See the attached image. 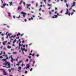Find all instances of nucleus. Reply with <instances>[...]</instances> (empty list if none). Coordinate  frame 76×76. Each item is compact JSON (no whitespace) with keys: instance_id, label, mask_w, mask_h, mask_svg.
<instances>
[{"instance_id":"nucleus-1","label":"nucleus","mask_w":76,"mask_h":76,"mask_svg":"<svg viewBox=\"0 0 76 76\" xmlns=\"http://www.w3.org/2000/svg\"><path fill=\"white\" fill-rule=\"evenodd\" d=\"M7 64L8 66L7 67V68H10V63H9V62L6 61V63H3V65H5V66H6V65H7Z\"/></svg>"},{"instance_id":"nucleus-2","label":"nucleus","mask_w":76,"mask_h":76,"mask_svg":"<svg viewBox=\"0 0 76 76\" xmlns=\"http://www.w3.org/2000/svg\"><path fill=\"white\" fill-rule=\"evenodd\" d=\"M21 14H23V16L24 18H25V16L26 15V13L25 12H21Z\"/></svg>"},{"instance_id":"nucleus-3","label":"nucleus","mask_w":76,"mask_h":76,"mask_svg":"<svg viewBox=\"0 0 76 76\" xmlns=\"http://www.w3.org/2000/svg\"><path fill=\"white\" fill-rule=\"evenodd\" d=\"M27 67L26 68V69H29V67H30V66L29 65V64H27L26 65Z\"/></svg>"},{"instance_id":"nucleus-4","label":"nucleus","mask_w":76,"mask_h":76,"mask_svg":"<svg viewBox=\"0 0 76 76\" xmlns=\"http://www.w3.org/2000/svg\"><path fill=\"white\" fill-rule=\"evenodd\" d=\"M3 72H4V73H3L4 75H7V74L6 73V71H5L3 70Z\"/></svg>"},{"instance_id":"nucleus-5","label":"nucleus","mask_w":76,"mask_h":76,"mask_svg":"<svg viewBox=\"0 0 76 76\" xmlns=\"http://www.w3.org/2000/svg\"><path fill=\"white\" fill-rule=\"evenodd\" d=\"M6 42H7V41H5L4 42H4H3V44L4 45H6Z\"/></svg>"},{"instance_id":"nucleus-6","label":"nucleus","mask_w":76,"mask_h":76,"mask_svg":"<svg viewBox=\"0 0 76 76\" xmlns=\"http://www.w3.org/2000/svg\"><path fill=\"white\" fill-rule=\"evenodd\" d=\"M9 3H10V6H12V2H9Z\"/></svg>"},{"instance_id":"nucleus-7","label":"nucleus","mask_w":76,"mask_h":76,"mask_svg":"<svg viewBox=\"0 0 76 76\" xmlns=\"http://www.w3.org/2000/svg\"><path fill=\"white\" fill-rule=\"evenodd\" d=\"M19 35H20V33H18L17 34V37H18Z\"/></svg>"},{"instance_id":"nucleus-8","label":"nucleus","mask_w":76,"mask_h":76,"mask_svg":"<svg viewBox=\"0 0 76 76\" xmlns=\"http://www.w3.org/2000/svg\"><path fill=\"white\" fill-rule=\"evenodd\" d=\"M11 14H10V13H9V12L8 13V16L9 17L11 16Z\"/></svg>"},{"instance_id":"nucleus-9","label":"nucleus","mask_w":76,"mask_h":76,"mask_svg":"<svg viewBox=\"0 0 76 76\" xmlns=\"http://www.w3.org/2000/svg\"><path fill=\"white\" fill-rule=\"evenodd\" d=\"M2 60H3V61H5V63H6V62L7 61H6V59H2Z\"/></svg>"},{"instance_id":"nucleus-10","label":"nucleus","mask_w":76,"mask_h":76,"mask_svg":"<svg viewBox=\"0 0 76 76\" xmlns=\"http://www.w3.org/2000/svg\"><path fill=\"white\" fill-rule=\"evenodd\" d=\"M21 9V7H18V10H20V9Z\"/></svg>"},{"instance_id":"nucleus-11","label":"nucleus","mask_w":76,"mask_h":76,"mask_svg":"<svg viewBox=\"0 0 76 76\" xmlns=\"http://www.w3.org/2000/svg\"><path fill=\"white\" fill-rule=\"evenodd\" d=\"M21 44V41L20 42V43L19 44V47H20V46H21V44Z\"/></svg>"},{"instance_id":"nucleus-12","label":"nucleus","mask_w":76,"mask_h":76,"mask_svg":"<svg viewBox=\"0 0 76 76\" xmlns=\"http://www.w3.org/2000/svg\"><path fill=\"white\" fill-rule=\"evenodd\" d=\"M7 48H8L10 49V48H11V46H8Z\"/></svg>"},{"instance_id":"nucleus-13","label":"nucleus","mask_w":76,"mask_h":76,"mask_svg":"<svg viewBox=\"0 0 76 76\" xmlns=\"http://www.w3.org/2000/svg\"><path fill=\"white\" fill-rule=\"evenodd\" d=\"M54 16H55V18H57L58 16V15H54Z\"/></svg>"},{"instance_id":"nucleus-14","label":"nucleus","mask_w":76,"mask_h":76,"mask_svg":"<svg viewBox=\"0 0 76 76\" xmlns=\"http://www.w3.org/2000/svg\"><path fill=\"white\" fill-rule=\"evenodd\" d=\"M48 6H50V7H52V6L51 5V4H48Z\"/></svg>"},{"instance_id":"nucleus-15","label":"nucleus","mask_w":76,"mask_h":76,"mask_svg":"<svg viewBox=\"0 0 76 76\" xmlns=\"http://www.w3.org/2000/svg\"><path fill=\"white\" fill-rule=\"evenodd\" d=\"M15 42H16V39H15L14 40L13 43H15Z\"/></svg>"},{"instance_id":"nucleus-16","label":"nucleus","mask_w":76,"mask_h":76,"mask_svg":"<svg viewBox=\"0 0 76 76\" xmlns=\"http://www.w3.org/2000/svg\"><path fill=\"white\" fill-rule=\"evenodd\" d=\"M11 59H12V60H11V62H12V63H13V58L12 57V58H11Z\"/></svg>"},{"instance_id":"nucleus-17","label":"nucleus","mask_w":76,"mask_h":76,"mask_svg":"<svg viewBox=\"0 0 76 76\" xmlns=\"http://www.w3.org/2000/svg\"><path fill=\"white\" fill-rule=\"evenodd\" d=\"M22 3H23V1H21L20 3L19 4H22Z\"/></svg>"},{"instance_id":"nucleus-18","label":"nucleus","mask_w":76,"mask_h":76,"mask_svg":"<svg viewBox=\"0 0 76 76\" xmlns=\"http://www.w3.org/2000/svg\"><path fill=\"white\" fill-rule=\"evenodd\" d=\"M22 3H23V1H21L20 3L19 4H22Z\"/></svg>"},{"instance_id":"nucleus-19","label":"nucleus","mask_w":76,"mask_h":76,"mask_svg":"<svg viewBox=\"0 0 76 76\" xmlns=\"http://www.w3.org/2000/svg\"><path fill=\"white\" fill-rule=\"evenodd\" d=\"M21 67H19L18 68V69L19 70H20V69H21Z\"/></svg>"},{"instance_id":"nucleus-20","label":"nucleus","mask_w":76,"mask_h":76,"mask_svg":"<svg viewBox=\"0 0 76 76\" xmlns=\"http://www.w3.org/2000/svg\"><path fill=\"white\" fill-rule=\"evenodd\" d=\"M6 4H3V7H4V6H6Z\"/></svg>"},{"instance_id":"nucleus-21","label":"nucleus","mask_w":76,"mask_h":76,"mask_svg":"<svg viewBox=\"0 0 76 76\" xmlns=\"http://www.w3.org/2000/svg\"><path fill=\"white\" fill-rule=\"evenodd\" d=\"M66 10H67L66 12H67L68 13H69V10H68V9H67V8L66 9Z\"/></svg>"},{"instance_id":"nucleus-22","label":"nucleus","mask_w":76,"mask_h":76,"mask_svg":"<svg viewBox=\"0 0 76 76\" xmlns=\"http://www.w3.org/2000/svg\"><path fill=\"white\" fill-rule=\"evenodd\" d=\"M66 7H69V5H68V4H67V3H66Z\"/></svg>"},{"instance_id":"nucleus-23","label":"nucleus","mask_w":76,"mask_h":76,"mask_svg":"<svg viewBox=\"0 0 76 76\" xmlns=\"http://www.w3.org/2000/svg\"><path fill=\"white\" fill-rule=\"evenodd\" d=\"M26 49L25 48H23V50H22V52H23V51H25V50Z\"/></svg>"},{"instance_id":"nucleus-24","label":"nucleus","mask_w":76,"mask_h":76,"mask_svg":"<svg viewBox=\"0 0 76 76\" xmlns=\"http://www.w3.org/2000/svg\"><path fill=\"white\" fill-rule=\"evenodd\" d=\"M75 2H73V4L74 5H75Z\"/></svg>"},{"instance_id":"nucleus-25","label":"nucleus","mask_w":76,"mask_h":76,"mask_svg":"<svg viewBox=\"0 0 76 76\" xmlns=\"http://www.w3.org/2000/svg\"><path fill=\"white\" fill-rule=\"evenodd\" d=\"M13 37V35L12 36H11V37H10L9 38H12V37Z\"/></svg>"},{"instance_id":"nucleus-26","label":"nucleus","mask_w":76,"mask_h":76,"mask_svg":"<svg viewBox=\"0 0 76 76\" xmlns=\"http://www.w3.org/2000/svg\"><path fill=\"white\" fill-rule=\"evenodd\" d=\"M49 13L50 15H51V14H52V13H51V12H49Z\"/></svg>"},{"instance_id":"nucleus-27","label":"nucleus","mask_w":76,"mask_h":76,"mask_svg":"<svg viewBox=\"0 0 76 76\" xmlns=\"http://www.w3.org/2000/svg\"><path fill=\"white\" fill-rule=\"evenodd\" d=\"M10 44H11L10 42H8V43L7 44H8V45H9Z\"/></svg>"},{"instance_id":"nucleus-28","label":"nucleus","mask_w":76,"mask_h":76,"mask_svg":"<svg viewBox=\"0 0 76 76\" xmlns=\"http://www.w3.org/2000/svg\"><path fill=\"white\" fill-rule=\"evenodd\" d=\"M10 35H11V34H8L7 35H8V36H9V37H10Z\"/></svg>"},{"instance_id":"nucleus-29","label":"nucleus","mask_w":76,"mask_h":76,"mask_svg":"<svg viewBox=\"0 0 76 76\" xmlns=\"http://www.w3.org/2000/svg\"><path fill=\"white\" fill-rule=\"evenodd\" d=\"M25 73H28V71H26L25 72Z\"/></svg>"},{"instance_id":"nucleus-30","label":"nucleus","mask_w":76,"mask_h":76,"mask_svg":"<svg viewBox=\"0 0 76 76\" xmlns=\"http://www.w3.org/2000/svg\"><path fill=\"white\" fill-rule=\"evenodd\" d=\"M37 6H38V3H36V7H37Z\"/></svg>"},{"instance_id":"nucleus-31","label":"nucleus","mask_w":76,"mask_h":76,"mask_svg":"<svg viewBox=\"0 0 76 76\" xmlns=\"http://www.w3.org/2000/svg\"><path fill=\"white\" fill-rule=\"evenodd\" d=\"M69 12H66V13H65V15H67V14H68V13Z\"/></svg>"},{"instance_id":"nucleus-32","label":"nucleus","mask_w":76,"mask_h":76,"mask_svg":"<svg viewBox=\"0 0 76 76\" xmlns=\"http://www.w3.org/2000/svg\"><path fill=\"white\" fill-rule=\"evenodd\" d=\"M0 58H3V56H0Z\"/></svg>"},{"instance_id":"nucleus-33","label":"nucleus","mask_w":76,"mask_h":76,"mask_svg":"<svg viewBox=\"0 0 76 76\" xmlns=\"http://www.w3.org/2000/svg\"><path fill=\"white\" fill-rule=\"evenodd\" d=\"M13 54H16V52H13Z\"/></svg>"},{"instance_id":"nucleus-34","label":"nucleus","mask_w":76,"mask_h":76,"mask_svg":"<svg viewBox=\"0 0 76 76\" xmlns=\"http://www.w3.org/2000/svg\"><path fill=\"white\" fill-rule=\"evenodd\" d=\"M35 56V53H33L32 55V56L34 57Z\"/></svg>"},{"instance_id":"nucleus-35","label":"nucleus","mask_w":76,"mask_h":76,"mask_svg":"<svg viewBox=\"0 0 76 76\" xmlns=\"http://www.w3.org/2000/svg\"><path fill=\"white\" fill-rule=\"evenodd\" d=\"M32 68H31L30 69V71H32Z\"/></svg>"},{"instance_id":"nucleus-36","label":"nucleus","mask_w":76,"mask_h":76,"mask_svg":"<svg viewBox=\"0 0 76 76\" xmlns=\"http://www.w3.org/2000/svg\"><path fill=\"white\" fill-rule=\"evenodd\" d=\"M73 13H74L73 12H72L71 13V15H73Z\"/></svg>"},{"instance_id":"nucleus-37","label":"nucleus","mask_w":76,"mask_h":76,"mask_svg":"<svg viewBox=\"0 0 76 76\" xmlns=\"http://www.w3.org/2000/svg\"><path fill=\"white\" fill-rule=\"evenodd\" d=\"M44 1L45 3L46 4V0H44Z\"/></svg>"},{"instance_id":"nucleus-38","label":"nucleus","mask_w":76,"mask_h":76,"mask_svg":"<svg viewBox=\"0 0 76 76\" xmlns=\"http://www.w3.org/2000/svg\"><path fill=\"white\" fill-rule=\"evenodd\" d=\"M28 57L29 58H31V56H28Z\"/></svg>"},{"instance_id":"nucleus-39","label":"nucleus","mask_w":76,"mask_h":76,"mask_svg":"<svg viewBox=\"0 0 76 76\" xmlns=\"http://www.w3.org/2000/svg\"><path fill=\"white\" fill-rule=\"evenodd\" d=\"M27 5L28 6H31V4H28Z\"/></svg>"},{"instance_id":"nucleus-40","label":"nucleus","mask_w":76,"mask_h":76,"mask_svg":"<svg viewBox=\"0 0 76 76\" xmlns=\"http://www.w3.org/2000/svg\"><path fill=\"white\" fill-rule=\"evenodd\" d=\"M22 62V61H20L18 63H20L21 62Z\"/></svg>"},{"instance_id":"nucleus-41","label":"nucleus","mask_w":76,"mask_h":76,"mask_svg":"<svg viewBox=\"0 0 76 76\" xmlns=\"http://www.w3.org/2000/svg\"><path fill=\"white\" fill-rule=\"evenodd\" d=\"M4 50H6V48H3Z\"/></svg>"},{"instance_id":"nucleus-42","label":"nucleus","mask_w":76,"mask_h":76,"mask_svg":"<svg viewBox=\"0 0 76 76\" xmlns=\"http://www.w3.org/2000/svg\"><path fill=\"white\" fill-rule=\"evenodd\" d=\"M20 15L18 17V18L19 19V18H20Z\"/></svg>"},{"instance_id":"nucleus-43","label":"nucleus","mask_w":76,"mask_h":76,"mask_svg":"<svg viewBox=\"0 0 76 76\" xmlns=\"http://www.w3.org/2000/svg\"><path fill=\"white\" fill-rule=\"evenodd\" d=\"M32 17H33V18H35V16L33 15Z\"/></svg>"},{"instance_id":"nucleus-44","label":"nucleus","mask_w":76,"mask_h":76,"mask_svg":"<svg viewBox=\"0 0 76 76\" xmlns=\"http://www.w3.org/2000/svg\"><path fill=\"white\" fill-rule=\"evenodd\" d=\"M2 39L3 41L4 40V38L2 37L1 38Z\"/></svg>"},{"instance_id":"nucleus-45","label":"nucleus","mask_w":76,"mask_h":76,"mask_svg":"<svg viewBox=\"0 0 76 76\" xmlns=\"http://www.w3.org/2000/svg\"><path fill=\"white\" fill-rule=\"evenodd\" d=\"M13 38H15V37H16V35H15L14 36H13Z\"/></svg>"},{"instance_id":"nucleus-46","label":"nucleus","mask_w":76,"mask_h":76,"mask_svg":"<svg viewBox=\"0 0 76 76\" xmlns=\"http://www.w3.org/2000/svg\"><path fill=\"white\" fill-rule=\"evenodd\" d=\"M12 56H13L12 55L10 57V58H12Z\"/></svg>"},{"instance_id":"nucleus-47","label":"nucleus","mask_w":76,"mask_h":76,"mask_svg":"<svg viewBox=\"0 0 76 76\" xmlns=\"http://www.w3.org/2000/svg\"><path fill=\"white\" fill-rule=\"evenodd\" d=\"M54 10H51V12H54Z\"/></svg>"},{"instance_id":"nucleus-48","label":"nucleus","mask_w":76,"mask_h":76,"mask_svg":"<svg viewBox=\"0 0 76 76\" xmlns=\"http://www.w3.org/2000/svg\"><path fill=\"white\" fill-rule=\"evenodd\" d=\"M68 15H69V16H70V13H68Z\"/></svg>"},{"instance_id":"nucleus-49","label":"nucleus","mask_w":76,"mask_h":76,"mask_svg":"<svg viewBox=\"0 0 76 76\" xmlns=\"http://www.w3.org/2000/svg\"><path fill=\"white\" fill-rule=\"evenodd\" d=\"M39 11H41V8H40L39 9Z\"/></svg>"},{"instance_id":"nucleus-50","label":"nucleus","mask_w":76,"mask_h":76,"mask_svg":"<svg viewBox=\"0 0 76 76\" xmlns=\"http://www.w3.org/2000/svg\"><path fill=\"white\" fill-rule=\"evenodd\" d=\"M25 45H23V47L24 48H25Z\"/></svg>"},{"instance_id":"nucleus-51","label":"nucleus","mask_w":76,"mask_h":76,"mask_svg":"<svg viewBox=\"0 0 76 76\" xmlns=\"http://www.w3.org/2000/svg\"><path fill=\"white\" fill-rule=\"evenodd\" d=\"M0 70H3H3H4L3 69H0Z\"/></svg>"},{"instance_id":"nucleus-52","label":"nucleus","mask_w":76,"mask_h":76,"mask_svg":"<svg viewBox=\"0 0 76 76\" xmlns=\"http://www.w3.org/2000/svg\"><path fill=\"white\" fill-rule=\"evenodd\" d=\"M62 12H63V10H62L61 12L60 13H62Z\"/></svg>"},{"instance_id":"nucleus-53","label":"nucleus","mask_w":76,"mask_h":76,"mask_svg":"<svg viewBox=\"0 0 76 76\" xmlns=\"http://www.w3.org/2000/svg\"><path fill=\"white\" fill-rule=\"evenodd\" d=\"M75 5H72L71 6V7H73V6H75Z\"/></svg>"},{"instance_id":"nucleus-54","label":"nucleus","mask_w":76,"mask_h":76,"mask_svg":"<svg viewBox=\"0 0 76 76\" xmlns=\"http://www.w3.org/2000/svg\"><path fill=\"white\" fill-rule=\"evenodd\" d=\"M2 54V51L1 52V53L0 54V55H1Z\"/></svg>"},{"instance_id":"nucleus-55","label":"nucleus","mask_w":76,"mask_h":76,"mask_svg":"<svg viewBox=\"0 0 76 76\" xmlns=\"http://www.w3.org/2000/svg\"><path fill=\"white\" fill-rule=\"evenodd\" d=\"M57 13V11H56L55 12V14H56Z\"/></svg>"},{"instance_id":"nucleus-56","label":"nucleus","mask_w":76,"mask_h":76,"mask_svg":"<svg viewBox=\"0 0 76 76\" xmlns=\"http://www.w3.org/2000/svg\"><path fill=\"white\" fill-rule=\"evenodd\" d=\"M3 67H7V66H3Z\"/></svg>"},{"instance_id":"nucleus-57","label":"nucleus","mask_w":76,"mask_h":76,"mask_svg":"<svg viewBox=\"0 0 76 76\" xmlns=\"http://www.w3.org/2000/svg\"><path fill=\"white\" fill-rule=\"evenodd\" d=\"M64 2H65V3H66L67 2V1L64 0Z\"/></svg>"},{"instance_id":"nucleus-58","label":"nucleus","mask_w":76,"mask_h":76,"mask_svg":"<svg viewBox=\"0 0 76 76\" xmlns=\"http://www.w3.org/2000/svg\"><path fill=\"white\" fill-rule=\"evenodd\" d=\"M24 21H25V22H26V19H25L24 20Z\"/></svg>"},{"instance_id":"nucleus-59","label":"nucleus","mask_w":76,"mask_h":76,"mask_svg":"<svg viewBox=\"0 0 76 76\" xmlns=\"http://www.w3.org/2000/svg\"><path fill=\"white\" fill-rule=\"evenodd\" d=\"M35 61H33V64H35Z\"/></svg>"},{"instance_id":"nucleus-60","label":"nucleus","mask_w":76,"mask_h":76,"mask_svg":"<svg viewBox=\"0 0 76 76\" xmlns=\"http://www.w3.org/2000/svg\"><path fill=\"white\" fill-rule=\"evenodd\" d=\"M19 64H16V66H18V65H19Z\"/></svg>"},{"instance_id":"nucleus-61","label":"nucleus","mask_w":76,"mask_h":76,"mask_svg":"<svg viewBox=\"0 0 76 76\" xmlns=\"http://www.w3.org/2000/svg\"><path fill=\"white\" fill-rule=\"evenodd\" d=\"M26 61H27V62L28 61V59H26Z\"/></svg>"},{"instance_id":"nucleus-62","label":"nucleus","mask_w":76,"mask_h":76,"mask_svg":"<svg viewBox=\"0 0 76 76\" xmlns=\"http://www.w3.org/2000/svg\"><path fill=\"white\" fill-rule=\"evenodd\" d=\"M6 59H9V58L8 57H7L6 58Z\"/></svg>"},{"instance_id":"nucleus-63","label":"nucleus","mask_w":76,"mask_h":76,"mask_svg":"<svg viewBox=\"0 0 76 76\" xmlns=\"http://www.w3.org/2000/svg\"><path fill=\"white\" fill-rule=\"evenodd\" d=\"M55 10H57V8H55Z\"/></svg>"},{"instance_id":"nucleus-64","label":"nucleus","mask_w":76,"mask_h":76,"mask_svg":"<svg viewBox=\"0 0 76 76\" xmlns=\"http://www.w3.org/2000/svg\"><path fill=\"white\" fill-rule=\"evenodd\" d=\"M52 18H55V17L54 16H53L52 17Z\"/></svg>"}]
</instances>
